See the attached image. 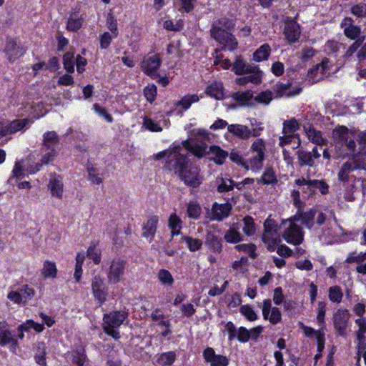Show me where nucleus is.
<instances>
[{
	"label": "nucleus",
	"mask_w": 366,
	"mask_h": 366,
	"mask_svg": "<svg viewBox=\"0 0 366 366\" xmlns=\"http://www.w3.org/2000/svg\"><path fill=\"white\" fill-rule=\"evenodd\" d=\"M305 130L308 139L317 145H323L326 140L322 137V133L310 126L308 128L305 127Z\"/></svg>",
	"instance_id": "31"
},
{
	"label": "nucleus",
	"mask_w": 366,
	"mask_h": 366,
	"mask_svg": "<svg viewBox=\"0 0 366 366\" xmlns=\"http://www.w3.org/2000/svg\"><path fill=\"white\" fill-rule=\"evenodd\" d=\"M87 257L92 259L95 264L101 261V252L95 246H90L87 249Z\"/></svg>",
	"instance_id": "58"
},
{
	"label": "nucleus",
	"mask_w": 366,
	"mask_h": 366,
	"mask_svg": "<svg viewBox=\"0 0 366 366\" xmlns=\"http://www.w3.org/2000/svg\"><path fill=\"white\" fill-rule=\"evenodd\" d=\"M329 299L333 302L340 303L342 301L343 294L339 286L330 287L328 290Z\"/></svg>",
	"instance_id": "49"
},
{
	"label": "nucleus",
	"mask_w": 366,
	"mask_h": 366,
	"mask_svg": "<svg viewBox=\"0 0 366 366\" xmlns=\"http://www.w3.org/2000/svg\"><path fill=\"white\" fill-rule=\"evenodd\" d=\"M310 187L319 189L321 194H326L329 191V186L324 180L311 179L308 180Z\"/></svg>",
	"instance_id": "51"
},
{
	"label": "nucleus",
	"mask_w": 366,
	"mask_h": 366,
	"mask_svg": "<svg viewBox=\"0 0 366 366\" xmlns=\"http://www.w3.org/2000/svg\"><path fill=\"white\" fill-rule=\"evenodd\" d=\"M37 351L35 354L34 359L36 362L40 366H46V347L44 342H38L36 345Z\"/></svg>",
	"instance_id": "37"
},
{
	"label": "nucleus",
	"mask_w": 366,
	"mask_h": 366,
	"mask_svg": "<svg viewBox=\"0 0 366 366\" xmlns=\"http://www.w3.org/2000/svg\"><path fill=\"white\" fill-rule=\"evenodd\" d=\"M158 278L163 285H172L174 282V279L171 273L164 269H162L159 271Z\"/></svg>",
	"instance_id": "55"
},
{
	"label": "nucleus",
	"mask_w": 366,
	"mask_h": 366,
	"mask_svg": "<svg viewBox=\"0 0 366 366\" xmlns=\"http://www.w3.org/2000/svg\"><path fill=\"white\" fill-rule=\"evenodd\" d=\"M302 89L300 85H294L292 80H287L285 83L278 82L273 86V91L276 97H287L298 95Z\"/></svg>",
	"instance_id": "10"
},
{
	"label": "nucleus",
	"mask_w": 366,
	"mask_h": 366,
	"mask_svg": "<svg viewBox=\"0 0 366 366\" xmlns=\"http://www.w3.org/2000/svg\"><path fill=\"white\" fill-rule=\"evenodd\" d=\"M232 97L241 105H248L249 102L253 99V94L250 90L237 92L232 94Z\"/></svg>",
	"instance_id": "35"
},
{
	"label": "nucleus",
	"mask_w": 366,
	"mask_h": 366,
	"mask_svg": "<svg viewBox=\"0 0 366 366\" xmlns=\"http://www.w3.org/2000/svg\"><path fill=\"white\" fill-rule=\"evenodd\" d=\"M234 26L232 19L224 17L218 19L213 23L211 29V33H214L218 29L222 31H229Z\"/></svg>",
	"instance_id": "32"
},
{
	"label": "nucleus",
	"mask_w": 366,
	"mask_h": 366,
	"mask_svg": "<svg viewBox=\"0 0 366 366\" xmlns=\"http://www.w3.org/2000/svg\"><path fill=\"white\" fill-rule=\"evenodd\" d=\"M18 290L24 302H26L29 300H31L34 295V290L32 288L29 287L28 285H24Z\"/></svg>",
	"instance_id": "61"
},
{
	"label": "nucleus",
	"mask_w": 366,
	"mask_h": 366,
	"mask_svg": "<svg viewBox=\"0 0 366 366\" xmlns=\"http://www.w3.org/2000/svg\"><path fill=\"white\" fill-rule=\"evenodd\" d=\"M158 221L157 216L151 217L143 226L142 236L146 238H152L156 232Z\"/></svg>",
	"instance_id": "27"
},
{
	"label": "nucleus",
	"mask_w": 366,
	"mask_h": 366,
	"mask_svg": "<svg viewBox=\"0 0 366 366\" xmlns=\"http://www.w3.org/2000/svg\"><path fill=\"white\" fill-rule=\"evenodd\" d=\"M126 264V261L120 258H114L112 260L107 270L109 282L116 284L122 280L124 274Z\"/></svg>",
	"instance_id": "8"
},
{
	"label": "nucleus",
	"mask_w": 366,
	"mask_h": 366,
	"mask_svg": "<svg viewBox=\"0 0 366 366\" xmlns=\"http://www.w3.org/2000/svg\"><path fill=\"white\" fill-rule=\"evenodd\" d=\"M264 227L262 241L267 245L268 250L274 251L276 246L280 242V238L277 234V224L274 220L267 218L264 223Z\"/></svg>",
	"instance_id": "6"
},
{
	"label": "nucleus",
	"mask_w": 366,
	"mask_h": 366,
	"mask_svg": "<svg viewBox=\"0 0 366 366\" xmlns=\"http://www.w3.org/2000/svg\"><path fill=\"white\" fill-rule=\"evenodd\" d=\"M299 129V123L295 118H292L283 122L282 134H295V132Z\"/></svg>",
	"instance_id": "42"
},
{
	"label": "nucleus",
	"mask_w": 366,
	"mask_h": 366,
	"mask_svg": "<svg viewBox=\"0 0 366 366\" xmlns=\"http://www.w3.org/2000/svg\"><path fill=\"white\" fill-rule=\"evenodd\" d=\"M207 93L217 99L224 97L223 85L221 82H213L207 88Z\"/></svg>",
	"instance_id": "33"
},
{
	"label": "nucleus",
	"mask_w": 366,
	"mask_h": 366,
	"mask_svg": "<svg viewBox=\"0 0 366 366\" xmlns=\"http://www.w3.org/2000/svg\"><path fill=\"white\" fill-rule=\"evenodd\" d=\"M352 133V132H351L345 126H337L332 130V138L335 144V149L337 154V156L335 157V159L345 158L348 157L347 153L341 152V147H339V144L342 143L346 138H347Z\"/></svg>",
	"instance_id": "7"
},
{
	"label": "nucleus",
	"mask_w": 366,
	"mask_h": 366,
	"mask_svg": "<svg viewBox=\"0 0 366 366\" xmlns=\"http://www.w3.org/2000/svg\"><path fill=\"white\" fill-rule=\"evenodd\" d=\"M254 99L259 104L267 105L273 99L272 92L269 90L262 92L258 95L254 97Z\"/></svg>",
	"instance_id": "54"
},
{
	"label": "nucleus",
	"mask_w": 366,
	"mask_h": 366,
	"mask_svg": "<svg viewBox=\"0 0 366 366\" xmlns=\"http://www.w3.org/2000/svg\"><path fill=\"white\" fill-rule=\"evenodd\" d=\"M202 209L196 202H189L187 205V214L189 218L198 219L201 215Z\"/></svg>",
	"instance_id": "48"
},
{
	"label": "nucleus",
	"mask_w": 366,
	"mask_h": 366,
	"mask_svg": "<svg viewBox=\"0 0 366 366\" xmlns=\"http://www.w3.org/2000/svg\"><path fill=\"white\" fill-rule=\"evenodd\" d=\"M229 132L238 138L246 140L252 137V130L247 126L242 124H230L227 127Z\"/></svg>",
	"instance_id": "24"
},
{
	"label": "nucleus",
	"mask_w": 366,
	"mask_h": 366,
	"mask_svg": "<svg viewBox=\"0 0 366 366\" xmlns=\"http://www.w3.org/2000/svg\"><path fill=\"white\" fill-rule=\"evenodd\" d=\"M48 188L53 197L61 199L64 192V184L62 182V177L60 175H57L56 174H51L48 184Z\"/></svg>",
	"instance_id": "20"
},
{
	"label": "nucleus",
	"mask_w": 366,
	"mask_h": 366,
	"mask_svg": "<svg viewBox=\"0 0 366 366\" xmlns=\"http://www.w3.org/2000/svg\"><path fill=\"white\" fill-rule=\"evenodd\" d=\"M167 169L174 172L187 186L197 188L202 184L200 169L196 165H189L184 154L176 153L171 155Z\"/></svg>",
	"instance_id": "1"
},
{
	"label": "nucleus",
	"mask_w": 366,
	"mask_h": 366,
	"mask_svg": "<svg viewBox=\"0 0 366 366\" xmlns=\"http://www.w3.org/2000/svg\"><path fill=\"white\" fill-rule=\"evenodd\" d=\"M151 318L153 321L157 322V325L162 327H170L171 323L169 320H165L164 315L159 309H155L151 314Z\"/></svg>",
	"instance_id": "44"
},
{
	"label": "nucleus",
	"mask_w": 366,
	"mask_h": 366,
	"mask_svg": "<svg viewBox=\"0 0 366 366\" xmlns=\"http://www.w3.org/2000/svg\"><path fill=\"white\" fill-rule=\"evenodd\" d=\"M361 34V29L360 26H354L351 28L345 29L344 34L346 37L352 40H357L360 39V35ZM362 39V37H361Z\"/></svg>",
	"instance_id": "57"
},
{
	"label": "nucleus",
	"mask_w": 366,
	"mask_h": 366,
	"mask_svg": "<svg viewBox=\"0 0 366 366\" xmlns=\"http://www.w3.org/2000/svg\"><path fill=\"white\" fill-rule=\"evenodd\" d=\"M182 150H183L182 147L180 145H178V146L173 147L172 149H169L167 150L160 152L157 153V154H155L154 157H155V159L157 160H159V159H162V158L166 157L167 160H166L165 167L167 168V164L168 161L170 159V156L172 155L173 154H176V153H177V154H182Z\"/></svg>",
	"instance_id": "40"
},
{
	"label": "nucleus",
	"mask_w": 366,
	"mask_h": 366,
	"mask_svg": "<svg viewBox=\"0 0 366 366\" xmlns=\"http://www.w3.org/2000/svg\"><path fill=\"white\" fill-rule=\"evenodd\" d=\"M240 312L249 321H254L257 319V315L249 305H242L240 307Z\"/></svg>",
	"instance_id": "59"
},
{
	"label": "nucleus",
	"mask_w": 366,
	"mask_h": 366,
	"mask_svg": "<svg viewBox=\"0 0 366 366\" xmlns=\"http://www.w3.org/2000/svg\"><path fill=\"white\" fill-rule=\"evenodd\" d=\"M243 222L244 227L242 229L244 234L247 236L254 234L255 232V227L252 217L249 216L245 217Z\"/></svg>",
	"instance_id": "52"
},
{
	"label": "nucleus",
	"mask_w": 366,
	"mask_h": 366,
	"mask_svg": "<svg viewBox=\"0 0 366 366\" xmlns=\"http://www.w3.org/2000/svg\"><path fill=\"white\" fill-rule=\"evenodd\" d=\"M255 67L257 66L246 64L242 57L238 56L233 64L232 71L237 75H243L247 71H254Z\"/></svg>",
	"instance_id": "29"
},
{
	"label": "nucleus",
	"mask_w": 366,
	"mask_h": 366,
	"mask_svg": "<svg viewBox=\"0 0 366 366\" xmlns=\"http://www.w3.org/2000/svg\"><path fill=\"white\" fill-rule=\"evenodd\" d=\"M176 359V354L173 351L162 353L157 360V362L162 366L171 365Z\"/></svg>",
	"instance_id": "47"
},
{
	"label": "nucleus",
	"mask_w": 366,
	"mask_h": 366,
	"mask_svg": "<svg viewBox=\"0 0 366 366\" xmlns=\"http://www.w3.org/2000/svg\"><path fill=\"white\" fill-rule=\"evenodd\" d=\"M358 138L360 151L357 154H360L362 157L366 155V131L360 132L358 134Z\"/></svg>",
	"instance_id": "64"
},
{
	"label": "nucleus",
	"mask_w": 366,
	"mask_h": 366,
	"mask_svg": "<svg viewBox=\"0 0 366 366\" xmlns=\"http://www.w3.org/2000/svg\"><path fill=\"white\" fill-rule=\"evenodd\" d=\"M294 220L299 221L302 225L310 230L317 229L325 224H330L332 219L335 224H337L338 220L333 209L325 207L320 209L313 207L307 211L296 212L293 217Z\"/></svg>",
	"instance_id": "2"
},
{
	"label": "nucleus",
	"mask_w": 366,
	"mask_h": 366,
	"mask_svg": "<svg viewBox=\"0 0 366 366\" xmlns=\"http://www.w3.org/2000/svg\"><path fill=\"white\" fill-rule=\"evenodd\" d=\"M283 238L290 244H300L304 239L301 227L289 220V227L285 230Z\"/></svg>",
	"instance_id": "15"
},
{
	"label": "nucleus",
	"mask_w": 366,
	"mask_h": 366,
	"mask_svg": "<svg viewBox=\"0 0 366 366\" xmlns=\"http://www.w3.org/2000/svg\"><path fill=\"white\" fill-rule=\"evenodd\" d=\"M203 356L206 362H209L211 366H227L229 362L226 356L216 355L212 347L206 348L203 352Z\"/></svg>",
	"instance_id": "18"
},
{
	"label": "nucleus",
	"mask_w": 366,
	"mask_h": 366,
	"mask_svg": "<svg viewBox=\"0 0 366 366\" xmlns=\"http://www.w3.org/2000/svg\"><path fill=\"white\" fill-rule=\"evenodd\" d=\"M232 205L229 203H214L212 207L211 219L222 221L228 217L232 210Z\"/></svg>",
	"instance_id": "19"
},
{
	"label": "nucleus",
	"mask_w": 366,
	"mask_h": 366,
	"mask_svg": "<svg viewBox=\"0 0 366 366\" xmlns=\"http://www.w3.org/2000/svg\"><path fill=\"white\" fill-rule=\"evenodd\" d=\"M208 147L204 142H196L193 144V146L191 147V152L193 153L194 155L199 158H202L206 154H208Z\"/></svg>",
	"instance_id": "45"
},
{
	"label": "nucleus",
	"mask_w": 366,
	"mask_h": 366,
	"mask_svg": "<svg viewBox=\"0 0 366 366\" xmlns=\"http://www.w3.org/2000/svg\"><path fill=\"white\" fill-rule=\"evenodd\" d=\"M144 94L148 102H153L157 96V86L154 84L148 85L144 89Z\"/></svg>",
	"instance_id": "60"
},
{
	"label": "nucleus",
	"mask_w": 366,
	"mask_h": 366,
	"mask_svg": "<svg viewBox=\"0 0 366 366\" xmlns=\"http://www.w3.org/2000/svg\"><path fill=\"white\" fill-rule=\"evenodd\" d=\"M345 146L349 152H347L349 155L356 154L357 144L355 141L354 132H352L347 138H346L342 143L339 144L341 147V152H343L342 147Z\"/></svg>",
	"instance_id": "39"
},
{
	"label": "nucleus",
	"mask_w": 366,
	"mask_h": 366,
	"mask_svg": "<svg viewBox=\"0 0 366 366\" xmlns=\"http://www.w3.org/2000/svg\"><path fill=\"white\" fill-rule=\"evenodd\" d=\"M217 192L219 193L229 192L234 188V181L229 178H217Z\"/></svg>",
	"instance_id": "41"
},
{
	"label": "nucleus",
	"mask_w": 366,
	"mask_h": 366,
	"mask_svg": "<svg viewBox=\"0 0 366 366\" xmlns=\"http://www.w3.org/2000/svg\"><path fill=\"white\" fill-rule=\"evenodd\" d=\"M162 63V59L159 54L154 53H149L144 56L141 62L142 70L148 76H156Z\"/></svg>",
	"instance_id": "11"
},
{
	"label": "nucleus",
	"mask_w": 366,
	"mask_h": 366,
	"mask_svg": "<svg viewBox=\"0 0 366 366\" xmlns=\"http://www.w3.org/2000/svg\"><path fill=\"white\" fill-rule=\"evenodd\" d=\"M208 154L212 156L210 159L219 165L223 164L229 156V153L227 151L223 150L219 146L217 145L209 147Z\"/></svg>",
	"instance_id": "25"
},
{
	"label": "nucleus",
	"mask_w": 366,
	"mask_h": 366,
	"mask_svg": "<svg viewBox=\"0 0 366 366\" xmlns=\"http://www.w3.org/2000/svg\"><path fill=\"white\" fill-rule=\"evenodd\" d=\"M358 169H366V161L360 154L350 155L349 160L344 162L337 173V179L341 182H347L350 173Z\"/></svg>",
	"instance_id": "4"
},
{
	"label": "nucleus",
	"mask_w": 366,
	"mask_h": 366,
	"mask_svg": "<svg viewBox=\"0 0 366 366\" xmlns=\"http://www.w3.org/2000/svg\"><path fill=\"white\" fill-rule=\"evenodd\" d=\"M66 358H69L71 363L76 366H87L89 364V359L85 350L81 347L68 352L66 354Z\"/></svg>",
	"instance_id": "22"
},
{
	"label": "nucleus",
	"mask_w": 366,
	"mask_h": 366,
	"mask_svg": "<svg viewBox=\"0 0 366 366\" xmlns=\"http://www.w3.org/2000/svg\"><path fill=\"white\" fill-rule=\"evenodd\" d=\"M92 290L94 297L100 304L107 300L108 296L107 287L104 280L99 274L94 275L92 279Z\"/></svg>",
	"instance_id": "13"
},
{
	"label": "nucleus",
	"mask_w": 366,
	"mask_h": 366,
	"mask_svg": "<svg viewBox=\"0 0 366 366\" xmlns=\"http://www.w3.org/2000/svg\"><path fill=\"white\" fill-rule=\"evenodd\" d=\"M199 97L196 94L187 95L184 97L178 103V106H181L183 109H187L192 103L197 102Z\"/></svg>",
	"instance_id": "56"
},
{
	"label": "nucleus",
	"mask_w": 366,
	"mask_h": 366,
	"mask_svg": "<svg viewBox=\"0 0 366 366\" xmlns=\"http://www.w3.org/2000/svg\"><path fill=\"white\" fill-rule=\"evenodd\" d=\"M297 159L299 161L300 166L302 167L305 165H307L310 167H312L315 164V161L312 159V152L299 149L297 152Z\"/></svg>",
	"instance_id": "34"
},
{
	"label": "nucleus",
	"mask_w": 366,
	"mask_h": 366,
	"mask_svg": "<svg viewBox=\"0 0 366 366\" xmlns=\"http://www.w3.org/2000/svg\"><path fill=\"white\" fill-rule=\"evenodd\" d=\"M211 36L220 44L223 45L224 49L232 51L237 46L235 37L229 31H222L218 29L214 33H211Z\"/></svg>",
	"instance_id": "16"
},
{
	"label": "nucleus",
	"mask_w": 366,
	"mask_h": 366,
	"mask_svg": "<svg viewBox=\"0 0 366 366\" xmlns=\"http://www.w3.org/2000/svg\"><path fill=\"white\" fill-rule=\"evenodd\" d=\"M244 74L245 76L237 78L235 82L240 85L244 86L250 82L254 84H258L262 80V71L258 67H255L254 71H247Z\"/></svg>",
	"instance_id": "21"
},
{
	"label": "nucleus",
	"mask_w": 366,
	"mask_h": 366,
	"mask_svg": "<svg viewBox=\"0 0 366 366\" xmlns=\"http://www.w3.org/2000/svg\"><path fill=\"white\" fill-rule=\"evenodd\" d=\"M262 181L265 184H269L277 181L276 176L272 169H267L262 176Z\"/></svg>",
	"instance_id": "63"
},
{
	"label": "nucleus",
	"mask_w": 366,
	"mask_h": 366,
	"mask_svg": "<svg viewBox=\"0 0 366 366\" xmlns=\"http://www.w3.org/2000/svg\"><path fill=\"white\" fill-rule=\"evenodd\" d=\"M266 147L262 139H257L251 146L252 157L247 161L249 167L253 171L259 170L263 165Z\"/></svg>",
	"instance_id": "5"
},
{
	"label": "nucleus",
	"mask_w": 366,
	"mask_h": 366,
	"mask_svg": "<svg viewBox=\"0 0 366 366\" xmlns=\"http://www.w3.org/2000/svg\"><path fill=\"white\" fill-rule=\"evenodd\" d=\"M11 344L16 345L17 342L14 337V335L4 324L0 326V346H5Z\"/></svg>",
	"instance_id": "28"
},
{
	"label": "nucleus",
	"mask_w": 366,
	"mask_h": 366,
	"mask_svg": "<svg viewBox=\"0 0 366 366\" xmlns=\"http://www.w3.org/2000/svg\"><path fill=\"white\" fill-rule=\"evenodd\" d=\"M224 240L231 244H235L242 241V234L234 228L232 227L226 231Z\"/></svg>",
	"instance_id": "43"
},
{
	"label": "nucleus",
	"mask_w": 366,
	"mask_h": 366,
	"mask_svg": "<svg viewBox=\"0 0 366 366\" xmlns=\"http://www.w3.org/2000/svg\"><path fill=\"white\" fill-rule=\"evenodd\" d=\"M351 13L358 17L363 18L366 16V4H356L351 7L350 9Z\"/></svg>",
	"instance_id": "62"
},
{
	"label": "nucleus",
	"mask_w": 366,
	"mask_h": 366,
	"mask_svg": "<svg viewBox=\"0 0 366 366\" xmlns=\"http://www.w3.org/2000/svg\"><path fill=\"white\" fill-rule=\"evenodd\" d=\"M64 67L69 73L74 71V55L72 52H66L63 56Z\"/></svg>",
	"instance_id": "50"
},
{
	"label": "nucleus",
	"mask_w": 366,
	"mask_h": 366,
	"mask_svg": "<svg viewBox=\"0 0 366 366\" xmlns=\"http://www.w3.org/2000/svg\"><path fill=\"white\" fill-rule=\"evenodd\" d=\"M127 317V313L124 311H114L105 314L103 317L104 331L108 335L118 340L119 332L115 329L119 327Z\"/></svg>",
	"instance_id": "3"
},
{
	"label": "nucleus",
	"mask_w": 366,
	"mask_h": 366,
	"mask_svg": "<svg viewBox=\"0 0 366 366\" xmlns=\"http://www.w3.org/2000/svg\"><path fill=\"white\" fill-rule=\"evenodd\" d=\"M350 314L346 309H339L333 315V325L337 333L341 337H346L347 328Z\"/></svg>",
	"instance_id": "9"
},
{
	"label": "nucleus",
	"mask_w": 366,
	"mask_h": 366,
	"mask_svg": "<svg viewBox=\"0 0 366 366\" xmlns=\"http://www.w3.org/2000/svg\"><path fill=\"white\" fill-rule=\"evenodd\" d=\"M182 239L186 242L188 249L191 252H195L201 249L202 241L199 239L192 238L189 236H183Z\"/></svg>",
	"instance_id": "46"
},
{
	"label": "nucleus",
	"mask_w": 366,
	"mask_h": 366,
	"mask_svg": "<svg viewBox=\"0 0 366 366\" xmlns=\"http://www.w3.org/2000/svg\"><path fill=\"white\" fill-rule=\"evenodd\" d=\"M270 51L269 44H264L253 54L254 60L256 61L267 60L269 56Z\"/></svg>",
	"instance_id": "38"
},
{
	"label": "nucleus",
	"mask_w": 366,
	"mask_h": 366,
	"mask_svg": "<svg viewBox=\"0 0 366 366\" xmlns=\"http://www.w3.org/2000/svg\"><path fill=\"white\" fill-rule=\"evenodd\" d=\"M84 20V19L82 15H79L77 13H73L67 20L66 29L69 31H76L81 28Z\"/></svg>",
	"instance_id": "30"
},
{
	"label": "nucleus",
	"mask_w": 366,
	"mask_h": 366,
	"mask_svg": "<svg viewBox=\"0 0 366 366\" xmlns=\"http://www.w3.org/2000/svg\"><path fill=\"white\" fill-rule=\"evenodd\" d=\"M364 39L365 37L363 36L362 39H357L355 42H353L343 55L344 59H349L353 55V54L356 52L357 49L360 47L362 42L364 41Z\"/></svg>",
	"instance_id": "53"
},
{
	"label": "nucleus",
	"mask_w": 366,
	"mask_h": 366,
	"mask_svg": "<svg viewBox=\"0 0 366 366\" xmlns=\"http://www.w3.org/2000/svg\"><path fill=\"white\" fill-rule=\"evenodd\" d=\"M4 52L5 53L7 59L10 62H14L24 54L26 49L16 40L8 38L6 41Z\"/></svg>",
	"instance_id": "14"
},
{
	"label": "nucleus",
	"mask_w": 366,
	"mask_h": 366,
	"mask_svg": "<svg viewBox=\"0 0 366 366\" xmlns=\"http://www.w3.org/2000/svg\"><path fill=\"white\" fill-rule=\"evenodd\" d=\"M29 122L27 119L6 122L0 119V137L12 134L21 130Z\"/></svg>",
	"instance_id": "12"
},
{
	"label": "nucleus",
	"mask_w": 366,
	"mask_h": 366,
	"mask_svg": "<svg viewBox=\"0 0 366 366\" xmlns=\"http://www.w3.org/2000/svg\"><path fill=\"white\" fill-rule=\"evenodd\" d=\"M59 144V136L54 131H49L43 135V149H56Z\"/></svg>",
	"instance_id": "26"
},
{
	"label": "nucleus",
	"mask_w": 366,
	"mask_h": 366,
	"mask_svg": "<svg viewBox=\"0 0 366 366\" xmlns=\"http://www.w3.org/2000/svg\"><path fill=\"white\" fill-rule=\"evenodd\" d=\"M205 244L214 253L219 254L222 251V239L212 232H207Z\"/></svg>",
	"instance_id": "23"
},
{
	"label": "nucleus",
	"mask_w": 366,
	"mask_h": 366,
	"mask_svg": "<svg viewBox=\"0 0 366 366\" xmlns=\"http://www.w3.org/2000/svg\"><path fill=\"white\" fill-rule=\"evenodd\" d=\"M57 269L54 262L46 260L44 262L41 269V274L45 278H55L56 277Z\"/></svg>",
	"instance_id": "36"
},
{
	"label": "nucleus",
	"mask_w": 366,
	"mask_h": 366,
	"mask_svg": "<svg viewBox=\"0 0 366 366\" xmlns=\"http://www.w3.org/2000/svg\"><path fill=\"white\" fill-rule=\"evenodd\" d=\"M299 24L292 19L287 18L285 21L284 34L290 44L296 42L300 36Z\"/></svg>",
	"instance_id": "17"
}]
</instances>
